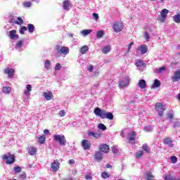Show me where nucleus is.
Segmentation results:
<instances>
[{
	"mask_svg": "<svg viewBox=\"0 0 180 180\" xmlns=\"http://www.w3.org/2000/svg\"><path fill=\"white\" fill-rule=\"evenodd\" d=\"M94 113L96 116H98L101 119H108L109 120H113V113L111 112H106V110L101 109L98 107L94 109Z\"/></svg>",
	"mask_w": 180,
	"mask_h": 180,
	"instance_id": "1",
	"label": "nucleus"
},
{
	"mask_svg": "<svg viewBox=\"0 0 180 180\" xmlns=\"http://www.w3.org/2000/svg\"><path fill=\"white\" fill-rule=\"evenodd\" d=\"M2 160L3 161H5L6 164L11 165V164L15 162V155L8 153L2 156Z\"/></svg>",
	"mask_w": 180,
	"mask_h": 180,
	"instance_id": "2",
	"label": "nucleus"
},
{
	"mask_svg": "<svg viewBox=\"0 0 180 180\" xmlns=\"http://www.w3.org/2000/svg\"><path fill=\"white\" fill-rule=\"evenodd\" d=\"M53 140L59 143L60 146H67V139H65V136L63 134H55Z\"/></svg>",
	"mask_w": 180,
	"mask_h": 180,
	"instance_id": "3",
	"label": "nucleus"
},
{
	"mask_svg": "<svg viewBox=\"0 0 180 180\" xmlns=\"http://www.w3.org/2000/svg\"><path fill=\"white\" fill-rule=\"evenodd\" d=\"M57 53H60L63 56H67L70 53V48L67 46H60L59 45L56 46Z\"/></svg>",
	"mask_w": 180,
	"mask_h": 180,
	"instance_id": "4",
	"label": "nucleus"
},
{
	"mask_svg": "<svg viewBox=\"0 0 180 180\" xmlns=\"http://www.w3.org/2000/svg\"><path fill=\"white\" fill-rule=\"evenodd\" d=\"M155 109L158 112L159 116H162L164 115V112L165 111V106L164 104H162V103H156Z\"/></svg>",
	"mask_w": 180,
	"mask_h": 180,
	"instance_id": "5",
	"label": "nucleus"
},
{
	"mask_svg": "<svg viewBox=\"0 0 180 180\" xmlns=\"http://www.w3.org/2000/svg\"><path fill=\"white\" fill-rule=\"evenodd\" d=\"M169 13V11L167 8L162 9L160 15L158 16L159 20L162 22L164 23L165 22V20L167 19V15Z\"/></svg>",
	"mask_w": 180,
	"mask_h": 180,
	"instance_id": "6",
	"label": "nucleus"
},
{
	"mask_svg": "<svg viewBox=\"0 0 180 180\" xmlns=\"http://www.w3.org/2000/svg\"><path fill=\"white\" fill-rule=\"evenodd\" d=\"M81 144L84 150H91V148L92 147L91 141L88 139H83L81 142Z\"/></svg>",
	"mask_w": 180,
	"mask_h": 180,
	"instance_id": "7",
	"label": "nucleus"
},
{
	"mask_svg": "<svg viewBox=\"0 0 180 180\" xmlns=\"http://www.w3.org/2000/svg\"><path fill=\"white\" fill-rule=\"evenodd\" d=\"M112 29L114 32L119 33V32H122V30H123V24L120 22H113Z\"/></svg>",
	"mask_w": 180,
	"mask_h": 180,
	"instance_id": "8",
	"label": "nucleus"
},
{
	"mask_svg": "<svg viewBox=\"0 0 180 180\" xmlns=\"http://www.w3.org/2000/svg\"><path fill=\"white\" fill-rule=\"evenodd\" d=\"M136 137H137V134H136V131H132L128 135V141L131 143V144H136Z\"/></svg>",
	"mask_w": 180,
	"mask_h": 180,
	"instance_id": "9",
	"label": "nucleus"
},
{
	"mask_svg": "<svg viewBox=\"0 0 180 180\" xmlns=\"http://www.w3.org/2000/svg\"><path fill=\"white\" fill-rule=\"evenodd\" d=\"M99 151L101 153H104V154H108L109 153V150L110 148H109V146L106 143H101L99 145Z\"/></svg>",
	"mask_w": 180,
	"mask_h": 180,
	"instance_id": "10",
	"label": "nucleus"
},
{
	"mask_svg": "<svg viewBox=\"0 0 180 180\" xmlns=\"http://www.w3.org/2000/svg\"><path fill=\"white\" fill-rule=\"evenodd\" d=\"M51 168L53 172H57L60 169V162L58 160H54L51 165Z\"/></svg>",
	"mask_w": 180,
	"mask_h": 180,
	"instance_id": "11",
	"label": "nucleus"
},
{
	"mask_svg": "<svg viewBox=\"0 0 180 180\" xmlns=\"http://www.w3.org/2000/svg\"><path fill=\"white\" fill-rule=\"evenodd\" d=\"M94 158L96 161L101 162L103 160V154L100 150L95 153Z\"/></svg>",
	"mask_w": 180,
	"mask_h": 180,
	"instance_id": "12",
	"label": "nucleus"
},
{
	"mask_svg": "<svg viewBox=\"0 0 180 180\" xmlns=\"http://www.w3.org/2000/svg\"><path fill=\"white\" fill-rule=\"evenodd\" d=\"M63 9L65 11H70L72 8V3L70 1V0H65L63 2Z\"/></svg>",
	"mask_w": 180,
	"mask_h": 180,
	"instance_id": "13",
	"label": "nucleus"
},
{
	"mask_svg": "<svg viewBox=\"0 0 180 180\" xmlns=\"http://www.w3.org/2000/svg\"><path fill=\"white\" fill-rule=\"evenodd\" d=\"M4 74H7L8 78H12L15 75V70L13 68H7L4 71Z\"/></svg>",
	"mask_w": 180,
	"mask_h": 180,
	"instance_id": "14",
	"label": "nucleus"
},
{
	"mask_svg": "<svg viewBox=\"0 0 180 180\" xmlns=\"http://www.w3.org/2000/svg\"><path fill=\"white\" fill-rule=\"evenodd\" d=\"M89 137H94V139H100V137H102L103 134L100 131H97L96 133L94 131H89L88 133Z\"/></svg>",
	"mask_w": 180,
	"mask_h": 180,
	"instance_id": "15",
	"label": "nucleus"
},
{
	"mask_svg": "<svg viewBox=\"0 0 180 180\" xmlns=\"http://www.w3.org/2000/svg\"><path fill=\"white\" fill-rule=\"evenodd\" d=\"M42 96L46 99V101H51L54 99V96H53V93L51 91L44 92Z\"/></svg>",
	"mask_w": 180,
	"mask_h": 180,
	"instance_id": "16",
	"label": "nucleus"
},
{
	"mask_svg": "<svg viewBox=\"0 0 180 180\" xmlns=\"http://www.w3.org/2000/svg\"><path fill=\"white\" fill-rule=\"evenodd\" d=\"M138 51H141V54H146L148 51V46L146 44L141 45L138 49Z\"/></svg>",
	"mask_w": 180,
	"mask_h": 180,
	"instance_id": "17",
	"label": "nucleus"
},
{
	"mask_svg": "<svg viewBox=\"0 0 180 180\" xmlns=\"http://www.w3.org/2000/svg\"><path fill=\"white\" fill-rule=\"evenodd\" d=\"M129 82H130V79H129V78H124L120 81V86H121V88H126V86L129 85Z\"/></svg>",
	"mask_w": 180,
	"mask_h": 180,
	"instance_id": "18",
	"label": "nucleus"
},
{
	"mask_svg": "<svg viewBox=\"0 0 180 180\" xmlns=\"http://www.w3.org/2000/svg\"><path fill=\"white\" fill-rule=\"evenodd\" d=\"M173 82H178L180 79V70H177L174 72V76L172 77Z\"/></svg>",
	"mask_w": 180,
	"mask_h": 180,
	"instance_id": "19",
	"label": "nucleus"
},
{
	"mask_svg": "<svg viewBox=\"0 0 180 180\" xmlns=\"http://www.w3.org/2000/svg\"><path fill=\"white\" fill-rule=\"evenodd\" d=\"M8 33V37H10V39H15V37L19 39V35L16 34V30H13L11 31H9Z\"/></svg>",
	"mask_w": 180,
	"mask_h": 180,
	"instance_id": "20",
	"label": "nucleus"
},
{
	"mask_svg": "<svg viewBox=\"0 0 180 180\" xmlns=\"http://www.w3.org/2000/svg\"><path fill=\"white\" fill-rule=\"evenodd\" d=\"M154 175H153V173L151 172H147L145 175V179L146 180H154Z\"/></svg>",
	"mask_w": 180,
	"mask_h": 180,
	"instance_id": "21",
	"label": "nucleus"
},
{
	"mask_svg": "<svg viewBox=\"0 0 180 180\" xmlns=\"http://www.w3.org/2000/svg\"><path fill=\"white\" fill-rule=\"evenodd\" d=\"M144 155V151L143 150H140L138 152H136L134 155V157L136 160H140L141 157Z\"/></svg>",
	"mask_w": 180,
	"mask_h": 180,
	"instance_id": "22",
	"label": "nucleus"
},
{
	"mask_svg": "<svg viewBox=\"0 0 180 180\" xmlns=\"http://www.w3.org/2000/svg\"><path fill=\"white\" fill-rule=\"evenodd\" d=\"M110 50H112L110 45H107L103 48L102 53H103V54H108V53H110Z\"/></svg>",
	"mask_w": 180,
	"mask_h": 180,
	"instance_id": "23",
	"label": "nucleus"
},
{
	"mask_svg": "<svg viewBox=\"0 0 180 180\" xmlns=\"http://www.w3.org/2000/svg\"><path fill=\"white\" fill-rule=\"evenodd\" d=\"M161 86V82L158 79H155L154 83L151 86L152 89H154V88H160Z\"/></svg>",
	"mask_w": 180,
	"mask_h": 180,
	"instance_id": "24",
	"label": "nucleus"
},
{
	"mask_svg": "<svg viewBox=\"0 0 180 180\" xmlns=\"http://www.w3.org/2000/svg\"><path fill=\"white\" fill-rule=\"evenodd\" d=\"M139 86L141 89H144V88L147 86V83H146V80L144 79L139 80Z\"/></svg>",
	"mask_w": 180,
	"mask_h": 180,
	"instance_id": "25",
	"label": "nucleus"
},
{
	"mask_svg": "<svg viewBox=\"0 0 180 180\" xmlns=\"http://www.w3.org/2000/svg\"><path fill=\"white\" fill-rule=\"evenodd\" d=\"M89 50V47H88V46L86 45H84L79 49V52L81 53V54H86Z\"/></svg>",
	"mask_w": 180,
	"mask_h": 180,
	"instance_id": "26",
	"label": "nucleus"
},
{
	"mask_svg": "<svg viewBox=\"0 0 180 180\" xmlns=\"http://www.w3.org/2000/svg\"><path fill=\"white\" fill-rule=\"evenodd\" d=\"M142 150L146 153V154L150 153V146H148V144L144 143L142 145Z\"/></svg>",
	"mask_w": 180,
	"mask_h": 180,
	"instance_id": "27",
	"label": "nucleus"
},
{
	"mask_svg": "<svg viewBox=\"0 0 180 180\" xmlns=\"http://www.w3.org/2000/svg\"><path fill=\"white\" fill-rule=\"evenodd\" d=\"M38 143L39 144H44L46 143V136H40L38 137Z\"/></svg>",
	"mask_w": 180,
	"mask_h": 180,
	"instance_id": "28",
	"label": "nucleus"
},
{
	"mask_svg": "<svg viewBox=\"0 0 180 180\" xmlns=\"http://www.w3.org/2000/svg\"><path fill=\"white\" fill-rule=\"evenodd\" d=\"M11 91H12V88L9 87V86H4L2 91L4 94H11Z\"/></svg>",
	"mask_w": 180,
	"mask_h": 180,
	"instance_id": "29",
	"label": "nucleus"
},
{
	"mask_svg": "<svg viewBox=\"0 0 180 180\" xmlns=\"http://www.w3.org/2000/svg\"><path fill=\"white\" fill-rule=\"evenodd\" d=\"M27 29L30 33H33L34 32V25L33 24H28Z\"/></svg>",
	"mask_w": 180,
	"mask_h": 180,
	"instance_id": "30",
	"label": "nucleus"
},
{
	"mask_svg": "<svg viewBox=\"0 0 180 180\" xmlns=\"http://www.w3.org/2000/svg\"><path fill=\"white\" fill-rule=\"evenodd\" d=\"M173 20L175 23H180V14H176L173 16Z\"/></svg>",
	"mask_w": 180,
	"mask_h": 180,
	"instance_id": "31",
	"label": "nucleus"
},
{
	"mask_svg": "<svg viewBox=\"0 0 180 180\" xmlns=\"http://www.w3.org/2000/svg\"><path fill=\"white\" fill-rule=\"evenodd\" d=\"M101 177L103 179H108V178H110V174H109V173H108L107 172H103L101 173Z\"/></svg>",
	"mask_w": 180,
	"mask_h": 180,
	"instance_id": "32",
	"label": "nucleus"
},
{
	"mask_svg": "<svg viewBox=\"0 0 180 180\" xmlns=\"http://www.w3.org/2000/svg\"><path fill=\"white\" fill-rule=\"evenodd\" d=\"M36 153H37V148L32 147L29 150V154L30 155H34V154H36Z\"/></svg>",
	"mask_w": 180,
	"mask_h": 180,
	"instance_id": "33",
	"label": "nucleus"
},
{
	"mask_svg": "<svg viewBox=\"0 0 180 180\" xmlns=\"http://www.w3.org/2000/svg\"><path fill=\"white\" fill-rule=\"evenodd\" d=\"M136 65H137V67H143V65H144V62H143V59H137L136 62Z\"/></svg>",
	"mask_w": 180,
	"mask_h": 180,
	"instance_id": "34",
	"label": "nucleus"
},
{
	"mask_svg": "<svg viewBox=\"0 0 180 180\" xmlns=\"http://www.w3.org/2000/svg\"><path fill=\"white\" fill-rule=\"evenodd\" d=\"M90 33H92V30H84L82 31L83 36H88Z\"/></svg>",
	"mask_w": 180,
	"mask_h": 180,
	"instance_id": "35",
	"label": "nucleus"
},
{
	"mask_svg": "<svg viewBox=\"0 0 180 180\" xmlns=\"http://www.w3.org/2000/svg\"><path fill=\"white\" fill-rule=\"evenodd\" d=\"M103 34H105V33L103 32V30L98 31L97 34H96L97 39H101V38L103 37Z\"/></svg>",
	"mask_w": 180,
	"mask_h": 180,
	"instance_id": "36",
	"label": "nucleus"
},
{
	"mask_svg": "<svg viewBox=\"0 0 180 180\" xmlns=\"http://www.w3.org/2000/svg\"><path fill=\"white\" fill-rule=\"evenodd\" d=\"M44 67L46 68V70H50V68L51 67V63L50 62V60H46L45 61Z\"/></svg>",
	"mask_w": 180,
	"mask_h": 180,
	"instance_id": "37",
	"label": "nucleus"
},
{
	"mask_svg": "<svg viewBox=\"0 0 180 180\" xmlns=\"http://www.w3.org/2000/svg\"><path fill=\"white\" fill-rule=\"evenodd\" d=\"M172 143V139L169 137L165 138L164 139V144H171Z\"/></svg>",
	"mask_w": 180,
	"mask_h": 180,
	"instance_id": "38",
	"label": "nucleus"
},
{
	"mask_svg": "<svg viewBox=\"0 0 180 180\" xmlns=\"http://www.w3.org/2000/svg\"><path fill=\"white\" fill-rule=\"evenodd\" d=\"M17 20L18 21H15L16 25H23L25 23L22 18L20 17L17 18Z\"/></svg>",
	"mask_w": 180,
	"mask_h": 180,
	"instance_id": "39",
	"label": "nucleus"
},
{
	"mask_svg": "<svg viewBox=\"0 0 180 180\" xmlns=\"http://www.w3.org/2000/svg\"><path fill=\"white\" fill-rule=\"evenodd\" d=\"M24 8H30V6H32V2L30 1H25L22 4Z\"/></svg>",
	"mask_w": 180,
	"mask_h": 180,
	"instance_id": "40",
	"label": "nucleus"
},
{
	"mask_svg": "<svg viewBox=\"0 0 180 180\" xmlns=\"http://www.w3.org/2000/svg\"><path fill=\"white\" fill-rule=\"evenodd\" d=\"M172 164H175L178 161V158L176 156H172L170 158Z\"/></svg>",
	"mask_w": 180,
	"mask_h": 180,
	"instance_id": "41",
	"label": "nucleus"
},
{
	"mask_svg": "<svg viewBox=\"0 0 180 180\" xmlns=\"http://www.w3.org/2000/svg\"><path fill=\"white\" fill-rule=\"evenodd\" d=\"M14 171H15V174H19V172H22V167H14Z\"/></svg>",
	"mask_w": 180,
	"mask_h": 180,
	"instance_id": "42",
	"label": "nucleus"
},
{
	"mask_svg": "<svg viewBox=\"0 0 180 180\" xmlns=\"http://www.w3.org/2000/svg\"><path fill=\"white\" fill-rule=\"evenodd\" d=\"M98 127L101 129V130H106V126H105V124L100 123L98 125Z\"/></svg>",
	"mask_w": 180,
	"mask_h": 180,
	"instance_id": "43",
	"label": "nucleus"
},
{
	"mask_svg": "<svg viewBox=\"0 0 180 180\" xmlns=\"http://www.w3.org/2000/svg\"><path fill=\"white\" fill-rule=\"evenodd\" d=\"M26 30H27V27L25 26L22 27L21 29L20 30V34H25V32H26Z\"/></svg>",
	"mask_w": 180,
	"mask_h": 180,
	"instance_id": "44",
	"label": "nucleus"
},
{
	"mask_svg": "<svg viewBox=\"0 0 180 180\" xmlns=\"http://www.w3.org/2000/svg\"><path fill=\"white\" fill-rule=\"evenodd\" d=\"M133 44H134V42L132 41L131 42L129 45L128 47L127 48V53H129L130 51V49H131V46H133Z\"/></svg>",
	"mask_w": 180,
	"mask_h": 180,
	"instance_id": "45",
	"label": "nucleus"
},
{
	"mask_svg": "<svg viewBox=\"0 0 180 180\" xmlns=\"http://www.w3.org/2000/svg\"><path fill=\"white\" fill-rule=\"evenodd\" d=\"M93 18L94 20H98L99 19V15L96 13H93Z\"/></svg>",
	"mask_w": 180,
	"mask_h": 180,
	"instance_id": "46",
	"label": "nucleus"
},
{
	"mask_svg": "<svg viewBox=\"0 0 180 180\" xmlns=\"http://www.w3.org/2000/svg\"><path fill=\"white\" fill-rule=\"evenodd\" d=\"M112 151L113 154H117V153H119V150L115 146L112 147Z\"/></svg>",
	"mask_w": 180,
	"mask_h": 180,
	"instance_id": "47",
	"label": "nucleus"
},
{
	"mask_svg": "<svg viewBox=\"0 0 180 180\" xmlns=\"http://www.w3.org/2000/svg\"><path fill=\"white\" fill-rule=\"evenodd\" d=\"M61 69V65L60 63H57L55 66V70L58 71V70Z\"/></svg>",
	"mask_w": 180,
	"mask_h": 180,
	"instance_id": "48",
	"label": "nucleus"
},
{
	"mask_svg": "<svg viewBox=\"0 0 180 180\" xmlns=\"http://www.w3.org/2000/svg\"><path fill=\"white\" fill-rule=\"evenodd\" d=\"M59 115H60V117H64V116H65V111H64V110H61L59 112Z\"/></svg>",
	"mask_w": 180,
	"mask_h": 180,
	"instance_id": "49",
	"label": "nucleus"
},
{
	"mask_svg": "<svg viewBox=\"0 0 180 180\" xmlns=\"http://www.w3.org/2000/svg\"><path fill=\"white\" fill-rule=\"evenodd\" d=\"M23 46V41H20L16 44V47H22Z\"/></svg>",
	"mask_w": 180,
	"mask_h": 180,
	"instance_id": "50",
	"label": "nucleus"
},
{
	"mask_svg": "<svg viewBox=\"0 0 180 180\" xmlns=\"http://www.w3.org/2000/svg\"><path fill=\"white\" fill-rule=\"evenodd\" d=\"M144 37L146 40H149L150 39V34H148V32H145L144 33Z\"/></svg>",
	"mask_w": 180,
	"mask_h": 180,
	"instance_id": "51",
	"label": "nucleus"
},
{
	"mask_svg": "<svg viewBox=\"0 0 180 180\" xmlns=\"http://www.w3.org/2000/svg\"><path fill=\"white\" fill-rule=\"evenodd\" d=\"M162 71H165V66H162L161 68H160L158 70V72H162Z\"/></svg>",
	"mask_w": 180,
	"mask_h": 180,
	"instance_id": "52",
	"label": "nucleus"
},
{
	"mask_svg": "<svg viewBox=\"0 0 180 180\" xmlns=\"http://www.w3.org/2000/svg\"><path fill=\"white\" fill-rule=\"evenodd\" d=\"M27 91H28V92H31V91H32V85H30V84H27Z\"/></svg>",
	"mask_w": 180,
	"mask_h": 180,
	"instance_id": "53",
	"label": "nucleus"
},
{
	"mask_svg": "<svg viewBox=\"0 0 180 180\" xmlns=\"http://www.w3.org/2000/svg\"><path fill=\"white\" fill-rule=\"evenodd\" d=\"M69 164L70 165H74V164H75V160H74L73 159L70 160Z\"/></svg>",
	"mask_w": 180,
	"mask_h": 180,
	"instance_id": "54",
	"label": "nucleus"
},
{
	"mask_svg": "<svg viewBox=\"0 0 180 180\" xmlns=\"http://www.w3.org/2000/svg\"><path fill=\"white\" fill-rule=\"evenodd\" d=\"M87 70H88V71H90V72L94 71V66L90 65Z\"/></svg>",
	"mask_w": 180,
	"mask_h": 180,
	"instance_id": "55",
	"label": "nucleus"
},
{
	"mask_svg": "<svg viewBox=\"0 0 180 180\" xmlns=\"http://www.w3.org/2000/svg\"><path fill=\"white\" fill-rule=\"evenodd\" d=\"M86 179H89V180H91L92 179V176L88 174L85 176Z\"/></svg>",
	"mask_w": 180,
	"mask_h": 180,
	"instance_id": "56",
	"label": "nucleus"
},
{
	"mask_svg": "<svg viewBox=\"0 0 180 180\" xmlns=\"http://www.w3.org/2000/svg\"><path fill=\"white\" fill-rule=\"evenodd\" d=\"M44 134H50V131L49 129H44Z\"/></svg>",
	"mask_w": 180,
	"mask_h": 180,
	"instance_id": "57",
	"label": "nucleus"
},
{
	"mask_svg": "<svg viewBox=\"0 0 180 180\" xmlns=\"http://www.w3.org/2000/svg\"><path fill=\"white\" fill-rule=\"evenodd\" d=\"M167 117H168V119H172V117H174V115H172V114L169 113L167 115Z\"/></svg>",
	"mask_w": 180,
	"mask_h": 180,
	"instance_id": "58",
	"label": "nucleus"
},
{
	"mask_svg": "<svg viewBox=\"0 0 180 180\" xmlns=\"http://www.w3.org/2000/svg\"><path fill=\"white\" fill-rule=\"evenodd\" d=\"M30 91H25V95H26V96H27V95H30Z\"/></svg>",
	"mask_w": 180,
	"mask_h": 180,
	"instance_id": "59",
	"label": "nucleus"
},
{
	"mask_svg": "<svg viewBox=\"0 0 180 180\" xmlns=\"http://www.w3.org/2000/svg\"><path fill=\"white\" fill-rule=\"evenodd\" d=\"M120 136H122V137H124V132L123 131L120 132Z\"/></svg>",
	"mask_w": 180,
	"mask_h": 180,
	"instance_id": "60",
	"label": "nucleus"
},
{
	"mask_svg": "<svg viewBox=\"0 0 180 180\" xmlns=\"http://www.w3.org/2000/svg\"><path fill=\"white\" fill-rule=\"evenodd\" d=\"M106 168H112V165H109V164H107L106 165Z\"/></svg>",
	"mask_w": 180,
	"mask_h": 180,
	"instance_id": "61",
	"label": "nucleus"
},
{
	"mask_svg": "<svg viewBox=\"0 0 180 180\" xmlns=\"http://www.w3.org/2000/svg\"><path fill=\"white\" fill-rule=\"evenodd\" d=\"M178 99L180 101V94H178Z\"/></svg>",
	"mask_w": 180,
	"mask_h": 180,
	"instance_id": "62",
	"label": "nucleus"
},
{
	"mask_svg": "<svg viewBox=\"0 0 180 180\" xmlns=\"http://www.w3.org/2000/svg\"><path fill=\"white\" fill-rule=\"evenodd\" d=\"M146 129H147V127H145V128H144V130H146Z\"/></svg>",
	"mask_w": 180,
	"mask_h": 180,
	"instance_id": "63",
	"label": "nucleus"
},
{
	"mask_svg": "<svg viewBox=\"0 0 180 180\" xmlns=\"http://www.w3.org/2000/svg\"><path fill=\"white\" fill-rule=\"evenodd\" d=\"M176 180H180V179H177Z\"/></svg>",
	"mask_w": 180,
	"mask_h": 180,
	"instance_id": "64",
	"label": "nucleus"
}]
</instances>
